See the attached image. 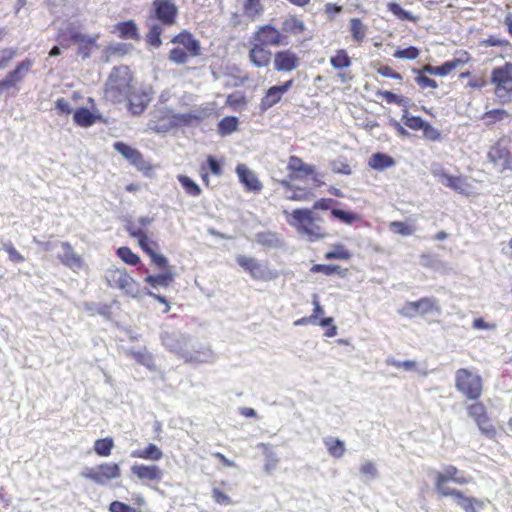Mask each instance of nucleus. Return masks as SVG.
<instances>
[{"label": "nucleus", "mask_w": 512, "mask_h": 512, "mask_svg": "<svg viewBox=\"0 0 512 512\" xmlns=\"http://www.w3.org/2000/svg\"><path fill=\"white\" fill-rule=\"evenodd\" d=\"M466 485L469 478L465 477L454 465H447L443 471L435 473L434 486L441 497H452L458 507L464 512H479L484 508V501L471 495H466L458 489H452L448 483Z\"/></svg>", "instance_id": "f257e3e1"}, {"label": "nucleus", "mask_w": 512, "mask_h": 512, "mask_svg": "<svg viewBox=\"0 0 512 512\" xmlns=\"http://www.w3.org/2000/svg\"><path fill=\"white\" fill-rule=\"evenodd\" d=\"M135 89L134 75L126 65L115 66L111 69L104 86V96L112 103H121Z\"/></svg>", "instance_id": "f03ea898"}, {"label": "nucleus", "mask_w": 512, "mask_h": 512, "mask_svg": "<svg viewBox=\"0 0 512 512\" xmlns=\"http://www.w3.org/2000/svg\"><path fill=\"white\" fill-rule=\"evenodd\" d=\"M288 223L311 242L323 239L328 235L325 228L321 225L322 218L315 215L311 209H294L290 214Z\"/></svg>", "instance_id": "7ed1b4c3"}, {"label": "nucleus", "mask_w": 512, "mask_h": 512, "mask_svg": "<svg viewBox=\"0 0 512 512\" xmlns=\"http://www.w3.org/2000/svg\"><path fill=\"white\" fill-rule=\"evenodd\" d=\"M171 42L174 47L169 52V60L176 64H185L189 58L201 54L200 42L187 30L175 35Z\"/></svg>", "instance_id": "20e7f679"}, {"label": "nucleus", "mask_w": 512, "mask_h": 512, "mask_svg": "<svg viewBox=\"0 0 512 512\" xmlns=\"http://www.w3.org/2000/svg\"><path fill=\"white\" fill-rule=\"evenodd\" d=\"M455 388L465 399L476 402L483 394V378L470 369L459 368L455 372Z\"/></svg>", "instance_id": "39448f33"}, {"label": "nucleus", "mask_w": 512, "mask_h": 512, "mask_svg": "<svg viewBox=\"0 0 512 512\" xmlns=\"http://www.w3.org/2000/svg\"><path fill=\"white\" fill-rule=\"evenodd\" d=\"M490 83L494 86V95L500 104L512 102V62H505L491 71Z\"/></svg>", "instance_id": "423d86ee"}, {"label": "nucleus", "mask_w": 512, "mask_h": 512, "mask_svg": "<svg viewBox=\"0 0 512 512\" xmlns=\"http://www.w3.org/2000/svg\"><path fill=\"white\" fill-rule=\"evenodd\" d=\"M466 411L468 416L474 421L481 435L490 440L497 438L498 427L483 402L476 401L467 405Z\"/></svg>", "instance_id": "0eeeda50"}, {"label": "nucleus", "mask_w": 512, "mask_h": 512, "mask_svg": "<svg viewBox=\"0 0 512 512\" xmlns=\"http://www.w3.org/2000/svg\"><path fill=\"white\" fill-rule=\"evenodd\" d=\"M80 476L98 485H106L121 476V468L115 462H103L93 467H85Z\"/></svg>", "instance_id": "6e6552de"}, {"label": "nucleus", "mask_w": 512, "mask_h": 512, "mask_svg": "<svg viewBox=\"0 0 512 512\" xmlns=\"http://www.w3.org/2000/svg\"><path fill=\"white\" fill-rule=\"evenodd\" d=\"M105 279L108 286L112 288H118L128 296L135 298L139 294V285L137 281L127 272L125 268H108L105 272Z\"/></svg>", "instance_id": "1a4fd4ad"}, {"label": "nucleus", "mask_w": 512, "mask_h": 512, "mask_svg": "<svg viewBox=\"0 0 512 512\" xmlns=\"http://www.w3.org/2000/svg\"><path fill=\"white\" fill-rule=\"evenodd\" d=\"M487 159L499 172L512 170L510 141L504 137L494 142L487 151Z\"/></svg>", "instance_id": "9d476101"}, {"label": "nucleus", "mask_w": 512, "mask_h": 512, "mask_svg": "<svg viewBox=\"0 0 512 512\" xmlns=\"http://www.w3.org/2000/svg\"><path fill=\"white\" fill-rule=\"evenodd\" d=\"M287 171L289 181H304L311 179L315 186L323 185V182L318 178L316 166L305 163L302 158L291 155L287 162Z\"/></svg>", "instance_id": "9b49d317"}, {"label": "nucleus", "mask_w": 512, "mask_h": 512, "mask_svg": "<svg viewBox=\"0 0 512 512\" xmlns=\"http://www.w3.org/2000/svg\"><path fill=\"white\" fill-rule=\"evenodd\" d=\"M472 61V56L467 50H457L455 57L452 60L446 61L439 66H432L430 64L424 65L423 72L436 76H447L453 70L460 66H464Z\"/></svg>", "instance_id": "f8f14e48"}, {"label": "nucleus", "mask_w": 512, "mask_h": 512, "mask_svg": "<svg viewBox=\"0 0 512 512\" xmlns=\"http://www.w3.org/2000/svg\"><path fill=\"white\" fill-rule=\"evenodd\" d=\"M34 61L26 58L19 62L15 68L9 71L6 76L0 80V96L9 89L19 90V84L24 81L26 75L30 72Z\"/></svg>", "instance_id": "ddd939ff"}, {"label": "nucleus", "mask_w": 512, "mask_h": 512, "mask_svg": "<svg viewBox=\"0 0 512 512\" xmlns=\"http://www.w3.org/2000/svg\"><path fill=\"white\" fill-rule=\"evenodd\" d=\"M129 233L131 237L138 240L139 246L151 258L153 264H155L158 268H167L168 259L156 252L158 249L157 242L149 239L147 234L142 229H131Z\"/></svg>", "instance_id": "4468645a"}, {"label": "nucleus", "mask_w": 512, "mask_h": 512, "mask_svg": "<svg viewBox=\"0 0 512 512\" xmlns=\"http://www.w3.org/2000/svg\"><path fill=\"white\" fill-rule=\"evenodd\" d=\"M236 262L255 280L269 281L278 277V273L276 271L269 270L267 267L260 264L255 258L239 255L236 258Z\"/></svg>", "instance_id": "2eb2a0df"}, {"label": "nucleus", "mask_w": 512, "mask_h": 512, "mask_svg": "<svg viewBox=\"0 0 512 512\" xmlns=\"http://www.w3.org/2000/svg\"><path fill=\"white\" fill-rule=\"evenodd\" d=\"M401 121L407 128L413 131L421 130L423 137L429 141H440L442 139L441 132L433 127L429 122L422 119L420 116L410 115L407 111H404Z\"/></svg>", "instance_id": "dca6fc26"}, {"label": "nucleus", "mask_w": 512, "mask_h": 512, "mask_svg": "<svg viewBox=\"0 0 512 512\" xmlns=\"http://www.w3.org/2000/svg\"><path fill=\"white\" fill-rule=\"evenodd\" d=\"M253 41H257L267 47H279L287 45L286 35L271 24L261 25L253 33Z\"/></svg>", "instance_id": "f3484780"}, {"label": "nucleus", "mask_w": 512, "mask_h": 512, "mask_svg": "<svg viewBox=\"0 0 512 512\" xmlns=\"http://www.w3.org/2000/svg\"><path fill=\"white\" fill-rule=\"evenodd\" d=\"M113 148L138 170L144 172L151 170V165L144 159L143 154L136 148H133L122 141L115 142L113 144Z\"/></svg>", "instance_id": "a211bd4d"}, {"label": "nucleus", "mask_w": 512, "mask_h": 512, "mask_svg": "<svg viewBox=\"0 0 512 512\" xmlns=\"http://www.w3.org/2000/svg\"><path fill=\"white\" fill-rule=\"evenodd\" d=\"M439 311V306L434 298L423 297L417 301L407 302L401 313L407 317H415L417 315L424 316Z\"/></svg>", "instance_id": "6ab92c4d"}, {"label": "nucleus", "mask_w": 512, "mask_h": 512, "mask_svg": "<svg viewBox=\"0 0 512 512\" xmlns=\"http://www.w3.org/2000/svg\"><path fill=\"white\" fill-rule=\"evenodd\" d=\"M152 7L154 18L165 26H171L176 23L178 16L177 6L170 0H153Z\"/></svg>", "instance_id": "aec40b11"}, {"label": "nucleus", "mask_w": 512, "mask_h": 512, "mask_svg": "<svg viewBox=\"0 0 512 512\" xmlns=\"http://www.w3.org/2000/svg\"><path fill=\"white\" fill-rule=\"evenodd\" d=\"M293 83V79H290L280 85L269 87L260 100V110L265 112L278 104L282 100L284 94L291 89Z\"/></svg>", "instance_id": "412c9836"}, {"label": "nucleus", "mask_w": 512, "mask_h": 512, "mask_svg": "<svg viewBox=\"0 0 512 512\" xmlns=\"http://www.w3.org/2000/svg\"><path fill=\"white\" fill-rule=\"evenodd\" d=\"M300 64V57L291 49L279 50L273 56V66L277 72H292L298 69Z\"/></svg>", "instance_id": "4be33fe9"}, {"label": "nucleus", "mask_w": 512, "mask_h": 512, "mask_svg": "<svg viewBox=\"0 0 512 512\" xmlns=\"http://www.w3.org/2000/svg\"><path fill=\"white\" fill-rule=\"evenodd\" d=\"M272 54L269 47L257 42L253 41L248 53V57L250 62L257 68H265L268 67L271 63Z\"/></svg>", "instance_id": "5701e85b"}, {"label": "nucleus", "mask_w": 512, "mask_h": 512, "mask_svg": "<svg viewBox=\"0 0 512 512\" xmlns=\"http://www.w3.org/2000/svg\"><path fill=\"white\" fill-rule=\"evenodd\" d=\"M131 473L142 482H160L163 470L157 465L134 464Z\"/></svg>", "instance_id": "b1692460"}, {"label": "nucleus", "mask_w": 512, "mask_h": 512, "mask_svg": "<svg viewBox=\"0 0 512 512\" xmlns=\"http://www.w3.org/2000/svg\"><path fill=\"white\" fill-rule=\"evenodd\" d=\"M98 38V35L87 36L79 32H75L70 36V40L78 46V55H80L83 59L89 58L93 50L98 48Z\"/></svg>", "instance_id": "393cba45"}, {"label": "nucleus", "mask_w": 512, "mask_h": 512, "mask_svg": "<svg viewBox=\"0 0 512 512\" xmlns=\"http://www.w3.org/2000/svg\"><path fill=\"white\" fill-rule=\"evenodd\" d=\"M236 173L239 181L244 185L247 191L258 193L262 190L263 185L257 175L245 164H238L236 167Z\"/></svg>", "instance_id": "a878e982"}, {"label": "nucleus", "mask_w": 512, "mask_h": 512, "mask_svg": "<svg viewBox=\"0 0 512 512\" xmlns=\"http://www.w3.org/2000/svg\"><path fill=\"white\" fill-rule=\"evenodd\" d=\"M280 31L286 35V41L288 42L289 37L304 34L307 31V26L302 18L291 14L283 20Z\"/></svg>", "instance_id": "bb28decb"}, {"label": "nucleus", "mask_w": 512, "mask_h": 512, "mask_svg": "<svg viewBox=\"0 0 512 512\" xmlns=\"http://www.w3.org/2000/svg\"><path fill=\"white\" fill-rule=\"evenodd\" d=\"M293 181L286 179L280 180L279 184L290 194L286 195V199L290 201L305 202L314 198V193L309 188L299 187L292 184Z\"/></svg>", "instance_id": "cd10ccee"}, {"label": "nucleus", "mask_w": 512, "mask_h": 512, "mask_svg": "<svg viewBox=\"0 0 512 512\" xmlns=\"http://www.w3.org/2000/svg\"><path fill=\"white\" fill-rule=\"evenodd\" d=\"M61 246L64 250L63 254L58 257L61 263L74 271L83 268L84 261L80 255L75 253L71 244L63 242Z\"/></svg>", "instance_id": "c85d7f7f"}, {"label": "nucleus", "mask_w": 512, "mask_h": 512, "mask_svg": "<svg viewBox=\"0 0 512 512\" xmlns=\"http://www.w3.org/2000/svg\"><path fill=\"white\" fill-rule=\"evenodd\" d=\"M164 273L156 274V275H148L145 277L144 281L149 286L156 287H168L174 281V274L171 271L169 265L167 268H162Z\"/></svg>", "instance_id": "c756f323"}, {"label": "nucleus", "mask_w": 512, "mask_h": 512, "mask_svg": "<svg viewBox=\"0 0 512 512\" xmlns=\"http://www.w3.org/2000/svg\"><path fill=\"white\" fill-rule=\"evenodd\" d=\"M125 100L128 101L129 110L134 115L141 114L148 105L149 99L145 93H139L136 88Z\"/></svg>", "instance_id": "7c9ffc66"}, {"label": "nucleus", "mask_w": 512, "mask_h": 512, "mask_svg": "<svg viewBox=\"0 0 512 512\" xmlns=\"http://www.w3.org/2000/svg\"><path fill=\"white\" fill-rule=\"evenodd\" d=\"M395 160L388 154L377 152L371 155L368 166L376 171H383L395 165Z\"/></svg>", "instance_id": "2f4dec72"}, {"label": "nucleus", "mask_w": 512, "mask_h": 512, "mask_svg": "<svg viewBox=\"0 0 512 512\" xmlns=\"http://www.w3.org/2000/svg\"><path fill=\"white\" fill-rule=\"evenodd\" d=\"M131 456L144 460L159 461L163 457V452L157 445L150 443L143 449L133 451Z\"/></svg>", "instance_id": "473e14b6"}, {"label": "nucleus", "mask_w": 512, "mask_h": 512, "mask_svg": "<svg viewBox=\"0 0 512 512\" xmlns=\"http://www.w3.org/2000/svg\"><path fill=\"white\" fill-rule=\"evenodd\" d=\"M349 30L353 42L357 45H361L366 38L367 26L360 18H351L349 21Z\"/></svg>", "instance_id": "72a5a7b5"}, {"label": "nucleus", "mask_w": 512, "mask_h": 512, "mask_svg": "<svg viewBox=\"0 0 512 512\" xmlns=\"http://www.w3.org/2000/svg\"><path fill=\"white\" fill-rule=\"evenodd\" d=\"M264 12V5L262 0H244L243 2V14L250 21H255Z\"/></svg>", "instance_id": "f704fd0d"}, {"label": "nucleus", "mask_w": 512, "mask_h": 512, "mask_svg": "<svg viewBox=\"0 0 512 512\" xmlns=\"http://www.w3.org/2000/svg\"><path fill=\"white\" fill-rule=\"evenodd\" d=\"M73 119L75 124L80 127H90L96 122L98 116L94 115L88 108L81 107L74 112Z\"/></svg>", "instance_id": "c9c22d12"}, {"label": "nucleus", "mask_w": 512, "mask_h": 512, "mask_svg": "<svg viewBox=\"0 0 512 512\" xmlns=\"http://www.w3.org/2000/svg\"><path fill=\"white\" fill-rule=\"evenodd\" d=\"M119 37L122 39L139 40L138 28L133 20L120 22L116 25Z\"/></svg>", "instance_id": "e433bc0d"}, {"label": "nucleus", "mask_w": 512, "mask_h": 512, "mask_svg": "<svg viewBox=\"0 0 512 512\" xmlns=\"http://www.w3.org/2000/svg\"><path fill=\"white\" fill-rule=\"evenodd\" d=\"M310 271L312 273H322L326 276L337 274L340 277H345L348 273L347 268H342L341 266L334 264H314L310 268Z\"/></svg>", "instance_id": "4c0bfd02"}, {"label": "nucleus", "mask_w": 512, "mask_h": 512, "mask_svg": "<svg viewBox=\"0 0 512 512\" xmlns=\"http://www.w3.org/2000/svg\"><path fill=\"white\" fill-rule=\"evenodd\" d=\"M258 448L262 450L265 456L264 470L266 473H271L277 467L279 459L272 450V446L268 443H260Z\"/></svg>", "instance_id": "58836bf2"}, {"label": "nucleus", "mask_w": 512, "mask_h": 512, "mask_svg": "<svg viewBox=\"0 0 512 512\" xmlns=\"http://www.w3.org/2000/svg\"><path fill=\"white\" fill-rule=\"evenodd\" d=\"M330 64L334 69L340 71L350 67L352 60L345 49H338L335 54L330 57Z\"/></svg>", "instance_id": "ea45409f"}, {"label": "nucleus", "mask_w": 512, "mask_h": 512, "mask_svg": "<svg viewBox=\"0 0 512 512\" xmlns=\"http://www.w3.org/2000/svg\"><path fill=\"white\" fill-rule=\"evenodd\" d=\"M352 253L343 244H334L324 255L326 260H350Z\"/></svg>", "instance_id": "a19ab883"}, {"label": "nucleus", "mask_w": 512, "mask_h": 512, "mask_svg": "<svg viewBox=\"0 0 512 512\" xmlns=\"http://www.w3.org/2000/svg\"><path fill=\"white\" fill-rule=\"evenodd\" d=\"M437 175L445 186L455 191H462L466 185L464 178L461 176H453L443 171Z\"/></svg>", "instance_id": "79ce46f5"}, {"label": "nucleus", "mask_w": 512, "mask_h": 512, "mask_svg": "<svg viewBox=\"0 0 512 512\" xmlns=\"http://www.w3.org/2000/svg\"><path fill=\"white\" fill-rule=\"evenodd\" d=\"M324 444L334 458H341L346 451L344 442L338 438H327L324 440Z\"/></svg>", "instance_id": "37998d69"}, {"label": "nucleus", "mask_w": 512, "mask_h": 512, "mask_svg": "<svg viewBox=\"0 0 512 512\" xmlns=\"http://www.w3.org/2000/svg\"><path fill=\"white\" fill-rule=\"evenodd\" d=\"M177 180L182 185L184 191L186 194L192 196V197H198L201 194V188L200 186L193 181L190 177L186 175H178Z\"/></svg>", "instance_id": "c03bdc74"}, {"label": "nucleus", "mask_w": 512, "mask_h": 512, "mask_svg": "<svg viewBox=\"0 0 512 512\" xmlns=\"http://www.w3.org/2000/svg\"><path fill=\"white\" fill-rule=\"evenodd\" d=\"M238 118L235 116L224 117L218 123V132L220 135L225 136L235 132L238 128Z\"/></svg>", "instance_id": "a18cd8bd"}, {"label": "nucleus", "mask_w": 512, "mask_h": 512, "mask_svg": "<svg viewBox=\"0 0 512 512\" xmlns=\"http://www.w3.org/2000/svg\"><path fill=\"white\" fill-rule=\"evenodd\" d=\"M113 447L114 441L111 437L97 439L94 442V451L98 456L101 457H108L111 455Z\"/></svg>", "instance_id": "49530a36"}, {"label": "nucleus", "mask_w": 512, "mask_h": 512, "mask_svg": "<svg viewBox=\"0 0 512 512\" xmlns=\"http://www.w3.org/2000/svg\"><path fill=\"white\" fill-rule=\"evenodd\" d=\"M388 10L401 21L417 22L418 17L413 16L410 12L404 10L400 4L391 2L387 5Z\"/></svg>", "instance_id": "de8ad7c7"}, {"label": "nucleus", "mask_w": 512, "mask_h": 512, "mask_svg": "<svg viewBox=\"0 0 512 512\" xmlns=\"http://www.w3.org/2000/svg\"><path fill=\"white\" fill-rule=\"evenodd\" d=\"M116 254L124 263L128 265L137 266L141 263L140 257L127 246L119 247L116 251Z\"/></svg>", "instance_id": "09e8293b"}, {"label": "nucleus", "mask_w": 512, "mask_h": 512, "mask_svg": "<svg viewBox=\"0 0 512 512\" xmlns=\"http://www.w3.org/2000/svg\"><path fill=\"white\" fill-rule=\"evenodd\" d=\"M193 118L190 114H175L169 117V124L161 127H155L154 130L157 132L167 131L170 128L177 125H186L189 124L190 120Z\"/></svg>", "instance_id": "8fccbe9b"}, {"label": "nucleus", "mask_w": 512, "mask_h": 512, "mask_svg": "<svg viewBox=\"0 0 512 512\" xmlns=\"http://www.w3.org/2000/svg\"><path fill=\"white\" fill-rule=\"evenodd\" d=\"M330 168L333 173L341 175H351L352 167L345 157H340L330 162Z\"/></svg>", "instance_id": "3c124183"}, {"label": "nucleus", "mask_w": 512, "mask_h": 512, "mask_svg": "<svg viewBox=\"0 0 512 512\" xmlns=\"http://www.w3.org/2000/svg\"><path fill=\"white\" fill-rule=\"evenodd\" d=\"M508 117V113L504 109H493L485 112L481 118L487 125H493Z\"/></svg>", "instance_id": "603ef678"}, {"label": "nucleus", "mask_w": 512, "mask_h": 512, "mask_svg": "<svg viewBox=\"0 0 512 512\" xmlns=\"http://www.w3.org/2000/svg\"><path fill=\"white\" fill-rule=\"evenodd\" d=\"M256 242L264 247H275L279 243V239L274 232H260L255 236Z\"/></svg>", "instance_id": "864d4df0"}, {"label": "nucleus", "mask_w": 512, "mask_h": 512, "mask_svg": "<svg viewBox=\"0 0 512 512\" xmlns=\"http://www.w3.org/2000/svg\"><path fill=\"white\" fill-rule=\"evenodd\" d=\"M161 34H162V28L158 24H154L146 34V42L155 48H158L161 46Z\"/></svg>", "instance_id": "5fc2aeb1"}, {"label": "nucleus", "mask_w": 512, "mask_h": 512, "mask_svg": "<svg viewBox=\"0 0 512 512\" xmlns=\"http://www.w3.org/2000/svg\"><path fill=\"white\" fill-rule=\"evenodd\" d=\"M488 81L486 74L483 71L474 73L473 76L468 80L466 87L474 90H480L487 85Z\"/></svg>", "instance_id": "6e6d98bb"}, {"label": "nucleus", "mask_w": 512, "mask_h": 512, "mask_svg": "<svg viewBox=\"0 0 512 512\" xmlns=\"http://www.w3.org/2000/svg\"><path fill=\"white\" fill-rule=\"evenodd\" d=\"M390 230L401 236H410L414 234L415 228L402 221H392L389 224Z\"/></svg>", "instance_id": "4d7b16f0"}, {"label": "nucleus", "mask_w": 512, "mask_h": 512, "mask_svg": "<svg viewBox=\"0 0 512 512\" xmlns=\"http://www.w3.org/2000/svg\"><path fill=\"white\" fill-rule=\"evenodd\" d=\"M420 50L417 47L410 46L404 49H397L393 56L397 59L415 60L419 57Z\"/></svg>", "instance_id": "13d9d810"}, {"label": "nucleus", "mask_w": 512, "mask_h": 512, "mask_svg": "<svg viewBox=\"0 0 512 512\" xmlns=\"http://www.w3.org/2000/svg\"><path fill=\"white\" fill-rule=\"evenodd\" d=\"M17 50L12 47L3 48L0 50V70H4L9 66L12 60L16 57Z\"/></svg>", "instance_id": "bf43d9fd"}, {"label": "nucleus", "mask_w": 512, "mask_h": 512, "mask_svg": "<svg viewBox=\"0 0 512 512\" xmlns=\"http://www.w3.org/2000/svg\"><path fill=\"white\" fill-rule=\"evenodd\" d=\"M331 214L346 224H352L359 219V216L356 213L341 209H332Z\"/></svg>", "instance_id": "052dcab7"}, {"label": "nucleus", "mask_w": 512, "mask_h": 512, "mask_svg": "<svg viewBox=\"0 0 512 512\" xmlns=\"http://www.w3.org/2000/svg\"><path fill=\"white\" fill-rule=\"evenodd\" d=\"M483 47H511V43L507 39H502L497 36L490 35L488 38L480 42Z\"/></svg>", "instance_id": "680f3d73"}, {"label": "nucleus", "mask_w": 512, "mask_h": 512, "mask_svg": "<svg viewBox=\"0 0 512 512\" xmlns=\"http://www.w3.org/2000/svg\"><path fill=\"white\" fill-rule=\"evenodd\" d=\"M3 249L8 254V258L11 262L22 263L25 261L24 256L15 248L11 242L4 243Z\"/></svg>", "instance_id": "e2e57ef3"}, {"label": "nucleus", "mask_w": 512, "mask_h": 512, "mask_svg": "<svg viewBox=\"0 0 512 512\" xmlns=\"http://www.w3.org/2000/svg\"><path fill=\"white\" fill-rule=\"evenodd\" d=\"M376 96L382 98L388 104H397V105L403 104V97L398 96L391 91L378 90L376 92Z\"/></svg>", "instance_id": "0e129e2a"}, {"label": "nucleus", "mask_w": 512, "mask_h": 512, "mask_svg": "<svg viewBox=\"0 0 512 512\" xmlns=\"http://www.w3.org/2000/svg\"><path fill=\"white\" fill-rule=\"evenodd\" d=\"M334 320L332 317L322 318L317 321V324L321 327H327L324 335L328 338H332L337 335V327L333 324Z\"/></svg>", "instance_id": "69168bd1"}, {"label": "nucleus", "mask_w": 512, "mask_h": 512, "mask_svg": "<svg viewBox=\"0 0 512 512\" xmlns=\"http://www.w3.org/2000/svg\"><path fill=\"white\" fill-rule=\"evenodd\" d=\"M109 512H138L135 507L130 506L122 501H112L108 507Z\"/></svg>", "instance_id": "338daca9"}, {"label": "nucleus", "mask_w": 512, "mask_h": 512, "mask_svg": "<svg viewBox=\"0 0 512 512\" xmlns=\"http://www.w3.org/2000/svg\"><path fill=\"white\" fill-rule=\"evenodd\" d=\"M212 498L219 505L228 506L233 503L232 499L219 488L212 489Z\"/></svg>", "instance_id": "774afa93"}]
</instances>
